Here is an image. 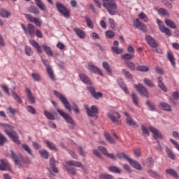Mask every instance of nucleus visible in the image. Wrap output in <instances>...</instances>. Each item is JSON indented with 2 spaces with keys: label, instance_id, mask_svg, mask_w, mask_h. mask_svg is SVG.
<instances>
[{
  "label": "nucleus",
  "instance_id": "nucleus-1",
  "mask_svg": "<svg viewBox=\"0 0 179 179\" xmlns=\"http://www.w3.org/2000/svg\"><path fill=\"white\" fill-rule=\"evenodd\" d=\"M53 93L55 96L57 97V99H59L60 101H62V103L64 106V108H66V110L69 111V113H72V110H73L76 114H79V113H80V111L79 110V107H78V105L76 103L73 102L71 106V103H69L68 99H66L65 96L62 95V94L55 90L54 91Z\"/></svg>",
  "mask_w": 179,
  "mask_h": 179
},
{
  "label": "nucleus",
  "instance_id": "nucleus-2",
  "mask_svg": "<svg viewBox=\"0 0 179 179\" xmlns=\"http://www.w3.org/2000/svg\"><path fill=\"white\" fill-rule=\"evenodd\" d=\"M0 126L6 128L4 129V131L6 135H8V136H9L10 139H12L13 142H14L17 145H20L21 142L20 140H19V134H17V133L13 130L15 129V127L10 126L8 124L2 123H0Z\"/></svg>",
  "mask_w": 179,
  "mask_h": 179
},
{
  "label": "nucleus",
  "instance_id": "nucleus-3",
  "mask_svg": "<svg viewBox=\"0 0 179 179\" xmlns=\"http://www.w3.org/2000/svg\"><path fill=\"white\" fill-rule=\"evenodd\" d=\"M65 169H66L69 174H71V176H76V168L75 167H82L83 170V166H82V163L78 161H68L65 162L64 164Z\"/></svg>",
  "mask_w": 179,
  "mask_h": 179
},
{
  "label": "nucleus",
  "instance_id": "nucleus-4",
  "mask_svg": "<svg viewBox=\"0 0 179 179\" xmlns=\"http://www.w3.org/2000/svg\"><path fill=\"white\" fill-rule=\"evenodd\" d=\"M103 3V6L106 8L107 12L114 16L117 15V3H115V0H102Z\"/></svg>",
  "mask_w": 179,
  "mask_h": 179
},
{
  "label": "nucleus",
  "instance_id": "nucleus-5",
  "mask_svg": "<svg viewBox=\"0 0 179 179\" xmlns=\"http://www.w3.org/2000/svg\"><path fill=\"white\" fill-rule=\"evenodd\" d=\"M56 8H57L58 12H59V13L63 15V16L64 17H66V18L70 17L71 13H69V10H68V8H66V6H65V5H64L59 2H57Z\"/></svg>",
  "mask_w": 179,
  "mask_h": 179
},
{
  "label": "nucleus",
  "instance_id": "nucleus-6",
  "mask_svg": "<svg viewBox=\"0 0 179 179\" xmlns=\"http://www.w3.org/2000/svg\"><path fill=\"white\" fill-rule=\"evenodd\" d=\"M21 27L24 30L25 34H29L31 38H33L36 36V31L34 30V25L32 24H28L27 28L24 24H21Z\"/></svg>",
  "mask_w": 179,
  "mask_h": 179
},
{
  "label": "nucleus",
  "instance_id": "nucleus-7",
  "mask_svg": "<svg viewBox=\"0 0 179 179\" xmlns=\"http://www.w3.org/2000/svg\"><path fill=\"white\" fill-rule=\"evenodd\" d=\"M134 87L141 96L146 97V99H149V92H148V89H146L143 85L139 83L135 85Z\"/></svg>",
  "mask_w": 179,
  "mask_h": 179
},
{
  "label": "nucleus",
  "instance_id": "nucleus-8",
  "mask_svg": "<svg viewBox=\"0 0 179 179\" xmlns=\"http://www.w3.org/2000/svg\"><path fill=\"white\" fill-rule=\"evenodd\" d=\"M85 108L87 111V115L89 117H96L98 118L97 114H99V108L96 106H92L91 108H89V106L85 105Z\"/></svg>",
  "mask_w": 179,
  "mask_h": 179
},
{
  "label": "nucleus",
  "instance_id": "nucleus-9",
  "mask_svg": "<svg viewBox=\"0 0 179 179\" xmlns=\"http://www.w3.org/2000/svg\"><path fill=\"white\" fill-rule=\"evenodd\" d=\"M57 113L59 114V115H61V117H62L65 121H66V122H68L69 124H70L71 125H73V127H75V125H76V124L75 123V121L73 120V119L72 118V117L69 116V115H68V113L57 109Z\"/></svg>",
  "mask_w": 179,
  "mask_h": 179
},
{
  "label": "nucleus",
  "instance_id": "nucleus-10",
  "mask_svg": "<svg viewBox=\"0 0 179 179\" xmlns=\"http://www.w3.org/2000/svg\"><path fill=\"white\" fill-rule=\"evenodd\" d=\"M87 89L92 96L94 99L96 100H99V99H103V93L98 92H96V88L93 87H87Z\"/></svg>",
  "mask_w": 179,
  "mask_h": 179
},
{
  "label": "nucleus",
  "instance_id": "nucleus-11",
  "mask_svg": "<svg viewBox=\"0 0 179 179\" xmlns=\"http://www.w3.org/2000/svg\"><path fill=\"white\" fill-rule=\"evenodd\" d=\"M87 69L91 72V73H96V75H99L100 76H103V71L100 70L97 66L92 64H88Z\"/></svg>",
  "mask_w": 179,
  "mask_h": 179
},
{
  "label": "nucleus",
  "instance_id": "nucleus-12",
  "mask_svg": "<svg viewBox=\"0 0 179 179\" xmlns=\"http://www.w3.org/2000/svg\"><path fill=\"white\" fill-rule=\"evenodd\" d=\"M108 118H110V121H112V122H119L120 120L121 119V115L118 113V112H113L111 113H108Z\"/></svg>",
  "mask_w": 179,
  "mask_h": 179
},
{
  "label": "nucleus",
  "instance_id": "nucleus-13",
  "mask_svg": "<svg viewBox=\"0 0 179 179\" xmlns=\"http://www.w3.org/2000/svg\"><path fill=\"white\" fill-rule=\"evenodd\" d=\"M24 15L26 19H27V20H29L31 23H34L37 27H41V23H43V22L41 21L39 18H33L29 14H25Z\"/></svg>",
  "mask_w": 179,
  "mask_h": 179
},
{
  "label": "nucleus",
  "instance_id": "nucleus-14",
  "mask_svg": "<svg viewBox=\"0 0 179 179\" xmlns=\"http://www.w3.org/2000/svg\"><path fill=\"white\" fill-rule=\"evenodd\" d=\"M10 157L14 160L15 164L18 166L19 169L22 168V157L20 155H16L13 150H10Z\"/></svg>",
  "mask_w": 179,
  "mask_h": 179
},
{
  "label": "nucleus",
  "instance_id": "nucleus-15",
  "mask_svg": "<svg viewBox=\"0 0 179 179\" xmlns=\"http://www.w3.org/2000/svg\"><path fill=\"white\" fill-rule=\"evenodd\" d=\"M149 130L152 132L154 139H163V135L157 129L150 127Z\"/></svg>",
  "mask_w": 179,
  "mask_h": 179
},
{
  "label": "nucleus",
  "instance_id": "nucleus-16",
  "mask_svg": "<svg viewBox=\"0 0 179 179\" xmlns=\"http://www.w3.org/2000/svg\"><path fill=\"white\" fill-rule=\"evenodd\" d=\"M145 41H147L148 44L150 45L152 48H157V43H156V41H155V38H153L150 35L145 36Z\"/></svg>",
  "mask_w": 179,
  "mask_h": 179
},
{
  "label": "nucleus",
  "instance_id": "nucleus-17",
  "mask_svg": "<svg viewBox=\"0 0 179 179\" xmlns=\"http://www.w3.org/2000/svg\"><path fill=\"white\" fill-rule=\"evenodd\" d=\"M159 108L163 110V111H171V106L169 103L161 101L158 103Z\"/></svg>",
  "mask_w": 179,
  "mask_h": 179
},
{
  "label": "nucleus",
  "instance_id": "nucleus-18",
  "mask_svg": "<svg viewBox=\"0 0 179 179\" xmlns=\"http://www.w3.org/2000/svg\"><path fill=\"white\" fill-rule=\"evenodd\" d=\"M124 115L127 117V124L130 127H136V122H134V119L131 116H129V113L127 112H124Z\"/></svg>",
  "mask_w": 179,
  "mask_h": 179
},
{
  "label": "nucleus",
  "instance_id": "nucleus-19",
  "mask_svg": "<svg viewBox=\"0 0 179 179\" xmlns=\"http://www.w3.org/2000/svg\"><path fill=\"white\" fill-rule=\"evenodd\" d=\"M165 152L169 159L171 160H176V154L174 152H173L171 148H169L167 145H165Z\"/></svg>",
  "mask_w": 179,
  "mask_h": 179
},
{
  "label": "nucleus",
  "instance_id": "nucleus-20",
  "mask_svg": "<svg viewBox=\"0 0 179 179\" xmlns=\"http://www.w3.org/2000/svg\"><path fill=\"white\" fill-rule=\"evenodd\" d=\"M49 164H50V167L51 170H52V171L54 173L59 172L58 168H57V166L55 165V158H54V157L50 158Z\"/></svg>",
  "mask_w": 179,
  "mask_h": 179
},
{
  "label": "nucleus",
  "instance_id": "nucleus-21",
  "mask_svg": "<svg viewBox=\"0 0 179 179\" xmlns=\"http://www.w3.org/2000/svg\"><path fill=\"white\" fill-rule=\"evenodd\" d=\"M134 26L136 29H139L142 31H145L146 29V27L145 26V24H143V23L139 21V18H137L136 20V22H134Z\"/></svg>",
  "mask_w": 179,
  "mask_h": 179
},
{
  "label": "nucleus",
  "instance_id": "nucleus-22",
  "mask_svg": "<svg viewBox=\"0 0 179 179\" xmlns=\"http://www.w3.org/2000/svg\"><path fill=\"white\" fill-rule=\"evenodd\" d=\"M29 43L32 45V47H34V48L37 50V52L39 54H41V52H43V50H41V47H40V45L38 44V43H37V41L31 39L29 40Z\"/></svg>",
  "mask_w": 179,
  "mask_h": 179
},
{
  "label": "nucleus",
  "instance_id": "nucleus-23",
  "mask_svg": "<svg viewBox=\"0 0 179 179\" xmlns=\"http://www.w3.org/2000/svg\"><path fill=\"white\" fill-rule=\"evenodd\" d=\"M128 162L129 164H131V166L134 169H136L137 170H142V166H141V164H139V163H138V162L130 158L129 159Z\"/></svg>",
  "mask_w": 179,
  "mask_h": 179
},
{
  "label": "nucleus",
  "instance_id": "nucleus-24",
  "mask_svg": "<svg viewBox=\"0 0 179 179\" xmlns=\"http://www.w3.org/2000/svg\"><path fill=\"white\" fill-rule=\"evenodd\" d=\"M80 79L83 82V83H85L86 85H92V81L90 80V78L87 77V76L80 73L79 75Z\"/></svg>",
  "mask_w": 179,
  "mask_h": 179
},
{
  "label": "nucleus",
  "instance_id": "nucleus-25",
  "mask_svg": "<svg viewBox=\"0 0 179 179\" xmlns=\"http://www.w3.org/2000/svg\"><path fill=\"white\" fill-rule=\"evenodd\" d=\"M1 163L0 164V170L1 171H5L6 170H9L10 169V166H9V164L5 161V159H1Z\"/></svg>",
  "mask_w": 179,
  "mask_h": 179
},
{
  "label": "nucleus",
  "instance_id": "nucleus-26",
  "mask_svg": "<svg viewBox=\"0 0 179 179\" xmlns=\"http://www.w3.org/2000/svg\"><path fill=\"white\" fill-rule=\"evenodd\" d=\"M117 83L119 86L124 90L126 94H129V91L128 90V87H127V85L124 83V80L122 79H120L117 80Z\"/></svg>",
  "mask_w": 179,
  "mask_h": 179
},
{
  "label": "nucleus",
  "instance_id": "nucleus-27",
  "mask_svg": "<svg viewBox=\"0 0 179 179\" xmlns=\"http://www.w3.org/2000/svg\"><path fill=\"white\" fill-rule=\"evenodd\" d=\"M26 92L27 93V97L29 100L31 101V104H36V99L33 96V94L31 93V90L30 89L27 88Z\"/></svg>",
  "mask_w": 179,
  "mask_h": 179
},
{
  "label": "nucleus",
  "instance_id": "nucleus-28",
  "mask_svg": "<svg viewBox=\"0 0 179 179\" xmlns=\"http://www.w3.org/2000/svg\"><path fill=\"white\" fill-rule=\"evenodd\" d=\"M73 30L79 38H85L86 37V34L83 30L78 28H74Z\"/></svg>",
  "mask_w": 179,
  "mask_h": 179
},
{
  "label": "nucleus",
  "instance_id": "nucleus-29",
  "mask_svg": "<svg viewBox=\"0 0 179 179\" xmlns=\"http://www.w3.org/2000/svg\"><path fill=\"white\" fill-rule=\"evenodd\" d=\"M165 171L167 174H169V176H171V177H174V178H177V179L179 178L178 173H177V171H176V170L169 169H166Z\"/></svg>",
  "mask_w": 179,
  "mask_h": 179
},
{
  "label": "nucleus",
  "instance_id": "nucleus-30",
  "mask_svg": "<svg viewBox=\"0 0 179 179\" xmlns=\"http://www.w3.org/2000/svg\"><path fill=\"white\" fill-rule=\"evenodd\" d=\"M36 5L41 9V10H47V6L41 0H35Z\"/></svg>",
  "mask_w": 179,
  "mask_h": 179
},
{
  "label": "nucleus",
  "instance_id": "nucleus-31",
  "mask_svg": "<svg viewBox=\"0 0 179 179\" xmlns=\"http://www.w3.org/2000/svg\"><path fill=\"white\" fill-rule=\"evenodd\" d=\"M29 13H34V15H40V10L36 7V6H31L27 8Z\"/></svg>",
  "mask_w": 179,
  "mask_h": 179
},
{
  "label": "nucleus",
  "instance_id": "nucleus-32",
  "mask_svg": "<svg viewBox=\"0 0 179 179\" xmlns=\"http://www.w3.org/2000/svg\"><path fill=\"white\" fill-rule=\"evenodd\" d=\"M42 48L43 51H45V54L48 55V57H52L54 55V53L52 52V50H51V48L45 45H42Z\"/></svg>",
  "mask_w": 179,
  "mask_h": 179
},
{
  "label": "nucleus",
  "instance_id": "nucleus-33",
  "mask_svg": "<svg viewBox=\"0 0 179 179\" xmlns=\"http://www.w3.org/2000/svg\"><path fill=\"white\" fill-rule=\"evenodd\" d=\"M167 58L169 61H170L172 66H176V59L174 58V56L173 55V53L171 52H167Z\"/></svg>",
  "mask_w": 179,
  "mask_h": 179
},
{
  "label": "nucleus",
  "instance_id": "nucleus-34",
  "mask_svg": "<svg viewBox=\"0 0 179 179\" xmlns=\"http://www.w3.org/2000/svg\"><path fill=\"white\" fill-rule=\"evenodd\" d=\"M158 86L162 90H163V92H167V88H166L164 83H163V78L162 77L158 78Z\"/></svg>",
  "mask_w": 179,
  "mask_h": 179
},
{
  "label": "nucleus",
  "instance_id": "nucleus-35",
  "mask_svg": "<svg viewBox=\"0 0 179 179\" xmlns=\"http://www.w3.org/2000/svg\"><path fill=\"white\" fill-rule=\"evenodd\" d=\"M45 144L50 150H55V152H58V148L55 147V145L52 142L45 141Z\"/></svg>",
  "mask_w": 179,
  "mask_h": 179
},
{
  "label": "nucleus",
  "instance_id": "nucleus-36",
  "mask_svg": "<svg viewBox=\"0 0 179 179\" xmlns=\"http://www.w3.org/2000/svg\"><path fill=\"white\" fill-rule=\"evenodd\" d=\"M102 66L105 71L108 73V75H111L113 72L111 71V68H110V64H108V62H103L102 63Z\"/></svg>",
  "mask_w": 179,
  "mask_h": 179
},
{
  "label": "nucleus",
  "instance_id": "nucleus-37",
  "mask_svg": "<svg viewBox=\"0 0 179 179\" xmlns=\"http://www.w3.org/2000/svg\"><path fill=\"white\" fill-rule=\"evenodd\" d=\"M138 72H149L150 69L148 66L140 65L136 68Z\"/></svg>",
  "mask_w": 179,
  "mask_h": 179
},
{
  "label": "nucleus",
  "instance_id": "nucleus-38",
  "mask_svg": "<svg viewBox=\"0 0 179 179\" xmlns=\"http://www.w3.org/2000/svg\"><path fill=\"white\" fill-rule=\"evenodd\" d=\"M116 156L120 160H122V159H124V160H127V162L129 160V157H128V155H127L124 152H117L116 154Z\"/></svg>",
  "mask_w": 179,
  "mask_h": 179
},
{
  "label": "nucleus",
  "instance_id": "nucleus-39",
  "mask_svg": "<svg viewBox=\"0 0 179 179\" xmlns=\"http://www.w3.org/2000/svg\"><path fill=\"white\" fill-rule=\"evenodd\" d=\"M108 170L111 173H115V174H121V169L115 166H109Z\"/></svg>",
  "mask_w": 179,
  "mask_h": 179
},
{
  "label": "nucleus",
  "instance_id": "nucleus-40",
  "mask_svg": "<svg viewBox=\"0 0 179 179\" xmlns=\"http://www.w3.org/2000/svg\"><path fill=\"white\" fill-rule=\"evenodd\" d=\"M122 73L127 79H131V80L134 79V76H132V74H131L129 71H127V69H122Z\"/></svg>",
  "mask_w": 179,
  "mask_h": 179
},
{
  "label": "nucleus",
  "instance_id": "nucleus-41",
  "mask_svg": "<svg viewBox=\"0 0 179 179\" xmlns=\"http://www.w3.org/2000/svg\"><path fill=\"white\" fill-rule=\"evenodd\" d=\"M160 31H162V33H165L166 36H168L169 37L171 36V31L166 27H160Z\"/></svg>",
  "mask_w": 179,
  "mask_h": 179
},
{
  "label": "nucleus",
  "instance_id": "nucleus-42",
  "mask_svg": "<svg viewBox=\"0 0 179 179\" xmlns=\"http://www.w3.org/2000/svg\"><path fill=\"white\" fill-rule=\"evenodd\" d=\"M46 71L50 79H52V80H55V76H54V71H52V68H51V66L47 67Z\"/></svg>",
  "mask_w": 179,
  "mask_h": 179
},
{
  "label": "nucleus",
  "instance_id": "nucleus-43",
  "mask_svg": "<svg viewBox=\"0 0 179 179\" xmlns=\"http://www.w3.org/2000/svg\"><path fill=\"white\" fill-rule=\"evenodd\" d=\"M44 115L46 117V118H48V120H50L51 121H54V120H55V116L54 115V114L48 112V110L44 111Z\"/></svg>",
  "mask_w": 179,
  "mask_h": 179
},
{
  "label": "nucleus",
  "instance_id": "nucleus-44",
  "mask_svg": "<svg viewBox=\"0 0 179 179\" xmlns=\"http://www.w3.org/2000/svg\"><path fill=\"white\" fill-rule=\"evenodd\" d=\"M165 23L168 27H171V29H177V25L173 21L170 20H166Z\"/></svg>",
  "mask_w": 179,
  "mask_h": 179
},
{
  "label": "nucleus",
  "instance_id": "nucleus-45",
  "mask_svg": "<svg viewBox=\"0 0 179 179\" xmlns=\"http://www.w3.org/2000/svg\"><path fill=\"white\" fill-rule=\"evenodd\" d=\"M10 13L8 10H6L4 9H0V15L1 17H9L10 16Z\"/></svg>",
  "mask_w": 179,
  "mask_h": 179
},
{
  "label": "nucleus",
  "instance_id": "nucleus-46",
  "mask_svg": "<svg viewBox=\"0 0 179 179\" xmlns=\"http://www.w3.org/2000/svg\"><path fill=\"white\" fill-rule=\"evenodd\" d=\"M22 147L25 152H27L29 155H30L32 157H34V155H33V152H31V149H30V147H29L27 144H22Z\"/></svg>",
  "mask_w": 179,
  "mask_h": 179
},
{
  "label": "nucleus",
  "instance_id": "nucleus-47",
  "mask_svg": "<svg viewBox=\"0 0 179 179\" xmlns=\"http://www.w3.org/2000/svg\"><path fill=\"white\" fill-rule=\"evenodd\" d=\"M141 131H142V134L143 136H149V130L148 129V127H146L145 125L142 124L141 125Z\"/></svg>",
  "mask_w": 179,
  "mask_h": 179
},
{
  "label": "nucleus",
  "instance_id": "nucleus-48",
  "mask_svg": "<svg viewBox=\"0 0 179 179\" xmlns=\"http://www.w3.org/2000/svg\"><path fill=\"white\" fill-rule=\"evenodd\" d=\"M143 82L146 86H148L149 87H155V84L152 80L144 78Z\"/></svg>",
  "mask_w": 179,
  "mask_h": 179
},
{
  "label": "nucleus",
  "instance_id": "nucleus-49",
  "mask_svg": "<svg viewBox=\"0 0 179 179\" xmlns=\"http://www.w3.org/2000/svg\"><path fill=\"white\" fill-rule=\"evenodd\" d=\"M131 97L132 99L133 103L135 104V106H139V103L138 102V95L133 92L131 94Z\"/></svg>",
  "mask_w": 179,
  "mask_h": 179
},
{
  "label": "nucleus",
  "instance_id": "nucleus-50",
  "mask_svg": "<svg viewBox=\"0 0 179 179\" xmlns=\"http://www.w3.org/2000/svg\"><path fill=\"white\" fill-rule=\"evenodd\" d=\"M39 153H40L41 157H43V159H48V157L50 156V154L48 153V152L47 150H40Z\"/></svg>",
  "mask_w": 179,
  "mask_h": 179
},
{
  "label": "nucleus",
  "instance_id": "nucleus-51",
  "mask_svg": "<svg viewBox=\"0 0 179 179\" xmlns=\"http://www.w3.org/2000/svg\"><path fill=\"white\" fill-rule=\"evenodd\" d=\"M135 57L134 55H131V53H126L122 55V59H125L126 61H129Z\"/></svg>",
  "mask_w": 179,
  "mask_h": 179
},
{
  "label": "nucleus",
  "instance_id": "nucleus-52",
  "mask_svg": "<svg viewBox=\"0 0 179 179\" xmlns=\"http://www.w3.org/2000/svg\"><path fill=\"white\" fill-rule=\"evenodd\" d=\"M12 96L13 99L17 101V103H18V104H22V99H20V97H19V95H17L16 92L13 91Z\"/></svg>",
  "mask_w": 179,
  "mask_h": 179
},
{
  "label": "nucleus",
  "instance_id": "nucleus-53",
  "mask_svg": "<svg viewBox=\"0 0 179 179\" xmlns=\"http://www.w3.org/2000/svg\"><path fill=\"white\" fill-rule=\"evenodd\" d=\"M111 50L113 52H115V54H122L124 52V50L121 48H118V47H112Z\"/></svg>",
  "mask_w": 179,
  "mask_h": 179
},
{
  "label": "nucleus",
  "instance_id": "nucleus-54",
  "mask_svg": "<svg viewBox=\"0 0 179 179\" xmlns=\"http://www.w3.org/2000/svg\"><path fill=\"white\" fill-rule=\"evenodd\" d=\"M127 68L130 69V71H135V64L132 62H125Z\"/></svg>",
  "mask_w": 179,
  "mask_h": 179
},
{
  "label": "nucleus",
  "instance_id": "nucleus-55",
  "mask_svg": "<svg viewBox=\"0 0 179 179\" xmlns=\"http://www.w3.org/2000/svg\"><path fill=\"white\" fill-rule=\"evenodd\" d=\"M99 179H115L114 176L110 174H101L99 176Z\"/></svg>",
  "mask_w": 179,
  "mask_h": 179
},
{
  "label": "nucleus",
  "instance_id": "nucleus-56",
  "mask_svg": "<svg viewBox=\"0 0 179 179\" xmlns=\"http://www.w3.org/2000/svg\"><path fill=\"white\" fill-rule=\"evenodd\" d=\"M85 22H87L88 27H90V29H93V22H92V20H90V18H89L87 16H85Z\"/></svg>",
  "mask_w": 179,
  "mask_h": 179
},
{
  "label": "nucleus",
  "instance_id": "nucleus-57",
  "mask_svg": "<svg viewBox=\"0 0 179 179\" xmlns=\"http://www.w3.org/2000/svg\"><path fill=\"white\" fill-rule=\"evenodd\" d=\"M25 52L28 57H31V55H33V50L30 46H25Z\"/></svg>",
  "mask_w": 179,
  "mask_h": 179
},
{
  "label": "nucleus",
  "instance_id": "nucleus-58",
  "mask_svg": "<svg viewBox=\"0 0 179 179\" xmlns=\"http://www.w3.org/2000/svg\"><path fill=\"white\" fill-rule=\"evenodd\" d=\"M145 104L146 106H148L150 111H155V110H156V108H155V106L152 105V103H150V101L149 100L146 101Z\"/></svg>",
  "mask_w": 179,
  "mask_h": 179
},
{
  "label": "nucleus",
  "instance_id": "nucleus-59",
  "mask_svg": "<svg viewBox=\"0 0 179 179\" xmlns=\"http://www.w3.org/2000/svg\"><path fill=\"white\" fill-rule=\"evenodd\" d=\"M6 142V137H5L3 134L0 133V146H3Z\"/></svg>",
  "mask_w": 179,
  "mask_h": 179
},
{
  "label": "nucleus",
  "instance_id": "nucleus-60",
  "mask_svg": "<svg viewBox=\"0 0 179 179\" xmlns=\"http://www.w3.org/2000/svg\"><path fill=\"white\" fill-rule=\"evenodd\" d=\"M162 2H163L166 8H169V9H173V4L170 3V1L167 0H162Z\"/></svg>",
  "mask_w": 179,
  "mask_h": 179
},
{
  "label": "nucleus",
  "instance_id": "nucleus-61",
  "mask_svg": "<svg viewBox=\"0 0 179 179\" xmlns=\"http://www.w3.org/2000/svg\"><path fill=\"white\" fill-rule=\"evenodd\" d=\"M106 36L108 38H113L115 36V34L113 31H106Z\"/></svg>",
  "mask_w": 179,
  "mask_h": 179
},
{
  "label": "nucleus",
  "instance_id": "nucleus-62",
  "mask_svg": "<svg viewBox=\"0 0 179 179\" xmlns=\"http://www.w3.org/2000/svg\"><path fill=\"white\" fill-rule=\"evenodd\" d=\"M98 149L99 150H100V152H101V153H103V155H104V156H106L108 153V152L107 151V148H106L105 147L99 146L98 147Z\"/></svg>",
  "mask_w": 179,
  "mask_h": 179
},
{
  "label": "nucleus",
  "instance_id": "nucleus-63",
  "mask_svg": "<svg viewBox=\"0 0 179 179\" xmlns=\"http://www.w3.org/2000/svg\"><path fill=\"white\" fill-rule=\"evenodd\" d=\"M31 76L33 78V79L36 81V82H40L41 80V78L40 76L36 73H31Z\"/></svg>",
  "mask_w": 179,
  "mask_h": 179
},
{
  "label": "nucleus",
  "instance_id": "nucleus-64",
  "mask_svg": "<svg viewBox=\"0 0 179 179\" xmlns=\"http://www.w3.org/2000/svg\"><path fill=\"white\" fill-rule=\"evenodd\" d=\"M27 110L28 113H30L31 114H36V109H34L31 106H27Z\"/></svg>",
  "mask_w": 179,
  "mask_h": 179
}]
</instances>
